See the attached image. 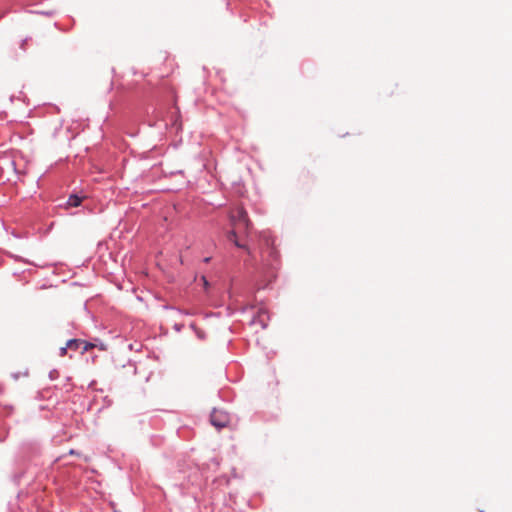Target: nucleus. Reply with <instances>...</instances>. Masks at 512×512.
<instances>
[{"label": "nucleus", "mask_w": 512, "mask_h": 512, "mask_svg": "<svg viewBox=\"0 0 512 512\" xmlns=\"http://www.w3.org/2000/svg\"><path fill=\"white\" fill-rule=\"evenodd\" d=\"M130 349H134V346L132 344L129 345Z\"/></svg>", "instance_id": "15"}, {"label": "nucleus", "mask_w": 512, "mask_h": 512, "mask_svg": "<svg viewBox=\"0 0 512 512\" xmlns=\"http://www.w3.org/2000/svg\"><path fill=\"white\" fill-rule=\"evenodd\" d=\"M84 200V196H80L78 194H71L67 201L65 202V204L63 205V207L65 209H69L71 207H78L82 204Z\"/></svg>", "instance_id": "6"}, {"label": "nucleus", "mask_w": 512, "mask_h": 512, "mask_svg": "<svg viewBox=\"0 0 512 512\" xmlns=\"http://www.w3.org/2000/svg\"><path fill=\"white\" fill-rule=\"evenodd\" d=\"M229 218L232 226L235 228L227 233V240L232 242L236 247L246 250L249 255H252L248 245L238 239L237 232L235 230L236 228L240 229L243 227L245 232L249 233L251 222L247 211L242 206H236L230 211Z\"/></svg>", "instance_id": "1"}, {"label": "nucleus", "mask_w": 512, "mask_h": 512, "mask_svg": "<svg viewBox=\"0 0 512 512\" xmlns=\"http://www.w3.org/2000/svg\"><path fill=\"white\" fill-rule=\"evenodd\" d=\"M69 454L74 455V454H77V452H76L75 450L71 449V450L69 451Z\"/></svg>", "instance_id": "11"}, {"label": "nucleus", "mask_w": 512, "mask_h": 512, "mask_svg": "<svg viewBox=\"0 0 512 512\" xmlns=\"http://www.w3.org/2000/svg\"><path fill=\"white\" fill-rule=\"evenodd\" d=\"M5 391V386L3 383L0 382V395H2Z\"/></svg>", "instance_id": "8"}, {"label": "nucleus", "mask_w": 512, "mask_h": 512, "mask_svg": "<svg viewBox=\"0 0 512 512\" xmlns=\"http://www.w3.org/2000/svg\"><path fill=\"white\" fill-rule=\"evenodd\" d=\"M229 421V415L224 411L214 409L210 414V422L217 429L226 427Z\"/></svg>", "instance_id": "3"}, {"label": "nucleus", "mask_w": 512, "mask_h": 512, "mask_svg": "<svg viewBox=\"0 0 512 512\" xmlns=\"http://www.w3.org/2000/svg\"><path fill=\"white\" fill-rule=\"evenodd\" d=\"M210 260H211V257H205V258L203 259V261H204L205 263H209V262H210Z\"/></svg>", "instance_id": "10"}, {"label": "nucleus", "mask_w": 512, "mask_h": 512, "mask_svg": "<svg viewBox=\"0 0 512 512\" xmlns=\"http://www.w3.org/2000/svg\"><path fill=\"white\" fill-rule=\"evenodd\" d=\"M259 253L261 260L269 267L270 273L274 277V271L279 266V253L275 247V239L268 231L259 234Z\"/></svg>", "instance_id": "2"}, {"label": "nucleus", "mask_w": 512, "mask_h": 512, "mask_svg": "<svg viewBox=\"0 0 512 512\" xmlns=\"http://www.w3.org/2000/svg\"><path fill=\"white\" fill-rule=\"evenodd\" d=\"M68 349H69V348L67 347V345H66V346H64V347H61V348H60V350H59V355H60L61 357L65 356V355L67 354Z\"/></svg>", "instance_id": "7"}, {"label": "nucleus", "mask_w": 512, "mask_h": 512, "mask_svg": "<svg viewBox=\"0 0 512 512\" xmlns=\"http://www.w3.org/2000/svg\"><path fill=\"white\" fill-rule=\"evenodd\" d=\"M49 375H50V378H51V379H54V378H55V375H57V371H56V370H53V371H51V372H50V374H49Z\"/></svg>", "instance_id": "9"}, {"label": "nucleus", "mask_w": 512, "mask_h": 512, "mask_svg": "<svg viewBox=\"0 0 512 512\" xmlns=\"http://www.w3.org/2000/svg\"><path fill=\"white\" fill-rule=\"evenodd\" d=\"M16 260L22 261V258L21 257H17Z\"/></svg>", "instance_id": "14"}, {"label": "nucleus", "mask_w": 512, "mask_h": 512, "mask_svg": "<svg viewBox=\"0 0 512 512\" xmlns=\"http://www.w3.org/2000/svg\"><path fill=\"white\" fill-rule=\"evenodd\" d=\"M202 279L204 281V285L207 286L208 285V281L206 280V277H203Z\"/></svg>", "instance_id": "12"}, {"label": "nucleus", "mask_w": 512, "mask_h": 512, "mask_svg": "<svg viewBox=\"0 0 512 512\" xmlns=\"http://www.w3.org/2000/svg\"><path fill=\"white\" fill-rule=\"evenodd\" d=\"M164 308H165V309H170L171 307H170V306H168V305H165V306H164Z\"/></svg>", "instance_id": "13"}, {"label": "nucleus", "mask_w": 512, "mask_h": 512, "mask_svg": "<svg viewBox=\"0 0 512 512\" xmlns=\"http://www.w3.org/2000/svg\"><path fill=\"white\" fill-rule=\"evenodd\" d=\"M269 315L265 308H259L257 313L252 317L251 325H260L262 329L268 326Z\"/></svg>", "instance_id": "4"}, {"label": "nucleus", "mask_w": 512, "mask_h": 512, "mask_svg": "<svg viewBox=\"0 0 512 512\" xmlns=\"http://www.w3.org/2000/svg\"><path fill=\"white\" fill-rule=\"evenodd\" d=\"M66 345L69 350L78 351L79 349H82V352L87 351L89 346H91L89 343L81 339H70L67 341Z\"/></svg>", "instance_id": "5"}]
</instances>
